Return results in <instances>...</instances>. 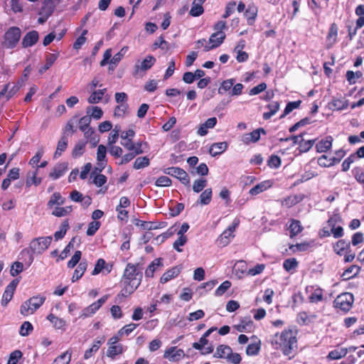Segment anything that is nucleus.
Masks as SVG:
<instances>
[{
	"instance_id": "obj_46",
	"label": "nucleus",
	"mask_w": 364,
	"mask_h": 364,
	"mask_svg": "<svg viewBox=\"0 0 364 364\" xmlns=\"http://www.w3.org/2000/svg\"><path fill=\"white\" fill-rule=\"evenodd\" d=\"M107 269V273H109L111 272V269H107L105 260L102 258H100L97 259L95 265V268L92 272V275H97L102 272L103 269Z\"/></svg>"
},
{
	"instance_id": "obj_5",
	"label": "nucleus",
	"mask_w": 364,
	"mask_h": 364,
	"mask_svg": "<svg viewBox=\"0 0 364 364\" xmlns=\"http://www.w3.org/2000/svg\"><path fill=\"white\" fill-rule=\"evenodd\" d=\"M240 225V220L235 218L232 224L228 226L217 238L216 242L219 247H224L230 244L231 240L235 236V231Z\"/></svg>"
},
{
	"instance_id": "obj_10",
	"label": "nucleus",
	"mask_w": 364,
	"mask_h": 364,
	"mask_svg": "<svg viewBox=\"0 0 364 364\" xmlns=\"http://www.w3.org/2000/svg\"><path fill=\"white\" fill-rule=\"evenodd\" d=\"M107 156V148L103 144H100L97 146V166L95 168V171L92 173L94 174L95 172L101 173L107 164V160L106 158Z\"/></svg>"
},
{
	"instance_id": "obj_41",
	"label": "nucleus",
	"mask_w": 364,
	"mask_h": 364,
	"mask_svg": "<svg viewBox=\"0 0 364 364\" xmlns=\"http://www.w3.org/2000/svg\"><path fill=\"white\" fill-rule=\"evenodd\" d=\"M347 353L348 349L345 348H338L329 352L327 358L329 360H338L345 357Z\"/></svg>"
},
{
	"instance_id": "obj_57",
	"label": "nucleus",
	"mask_w": 364,
	"mask_h": 364,
	"mask_svg": "<svg viewBox=\"0 0 364 364\" xmlns=\"http://www.w3.org/2000/svg\"><path fill=\"white\" fill-rule=\"evenodd\" d=\"M347 102L343 100H333L329 103V108L333 110H342L347 108Z\"/></svg>"
},
{
	"instance_id": "obj_48",
	"label": "nucleus",
	"mask_w": 364,
	"mask_h": 364,
	"mask_svg": "<svg viewBox=\"0 0 364 364\" xmlns=\"http://www.w3.org/2000/svg\"><path fill=\"white\" fill-rule=\"evenodd\" d=\"M37 174H38L37 170H36L32 173L31 176H30L29 173H28L27 178H26V185L27 187H30L32 185L38 186H39L41 183L42 178H38L37 177Z\"/></svg>"
},
{
	"instance_id": "obj_29",
	"label": "nucleus",
	"mask_w": 364,
	"mask_h": 364,
	"mask_svg": "<svg viewBox=\"0 0 364 364\" xmlns=\"http://www.w3.org/2000/svg\"><path fill=\"white\" fill-rule=\"evenodd\" d=\"M303 229L304 228L301 226V222L299 220L291 219L289 220L288 230L290 232L289 236L291 238H293L299 235L303 230Z\"/></svg>"
},
{
	"instance_id": "obj_61",
	"label": "nucleus",
	"mask_w": 364,
	"mask_h": 364,
	"mask_svg": "<svg viewBox=\"0 0 364 364\" xmlns=\"http://www.w3.org/2000/svg\"><path fill=\"white\" fill-rule=\"evenodd\" d=\"M231 282L228 280L224 281L215 290V295L220 296L223 295L230 287Z\"/></svg>"
},
{
	"instance_id": "obj_53",
	"label": "nucleus",
	"mask_w": 364,
	"mask_h": 364,
	"mask_svg": "<svg viewBox=\"0 0 364 364\" xmlns=\"http://www.w3.org/2000/svg\"><path fill=\"white\" fill-rule=\"evenodd\" d=\"M119 132L120 126L116 125L114 129H112V131L109 134L107 139V144L109 146L114 145L117 142L119 138Z\"/></svg>"
},
{
	"instance_id": "obj_35",
	"label": "nucleus",
	"mask_w": 364,
	"mask_h": 364,
	"mask_svg": "<svg viewBox=\"0 0 364 364\" xmlns=\"http://www.w3.org/2000/svg\"><path fill=\"white\" fill-rule=\"evenodd\" d=\"M60 2V0H44L42 12L47 16V17L52 15L56 5Z\"/></svg>"
},
{
	"instance_id": "obj_31",
	"label": "nucleus",
	"mask_w": 364,
	"mask_h": 364,
	"mask_svg": "<svg viewBox=\"0 0 364 364\" xmlns=\"http://www.w3.org/2000/svg\"><path fill=\"white\" fill-rule=\"evenodd\" d=\"M68 144V137L66 136V135H65V133H63V136L58 142L56 150L54 153L53 157L55 159L60 157L62 155V154L66 150Z\"/></svg>"
},
{
	"instance_id": "obj_4",
	"label": "nucleus",
	"mask_w": 364,
	"mask_h": 364,
	"mask_svg": "<svg viewBox=\"0 0 364 364\" xmlns=\"http://www.w3.org/2000/svg\"><path fill=\"white\" fill-rule=\"evenodd\" d=\"M46 297L36 295L25 301L20 307V313L24 316L34 314L45 302Z\"/></svg>"
},
{
	"instance_id": "obj_24",
	"label": "nucleus",
	"mask_w": 364,
	"mask_h": 364,
	"mask_svg": "<svg viewBox=\"0 0 364 364\" xmlns=\"http://www.w3.org/2000/svg\"><path fill=\"white\" fill-rule=\"evenodd\" d=\"M258 8L254 4H249L245 11V16L247 18L248 25H253L257 16Z\"/></svg>"
},
{
	"instance_id": "obj_40",
	"label": "nucleus",
	"mask_w": 364,
	"mask_h": 364,
	"mask_svg": "<svg viewBox=\"0 0 364 364\" xmlns=\"http://www.w3.org/2000/svg\"><path fill=\"white\" fill-rule=\"evenodd\" d=\"M338 36V26L335 23L331 25L328 35L326 36V41L328 46L333 45L337 39Z\"/></svg>"
},
{
	"instance_id": "obj_2",
	"label": "nucleus",
	"mask_w": 364,
	"mask_h": 364,
	"mask_svg": "<svg viewBox=\"0 0 364 364\" xmlns=\"http://www.w3.org/2000/svg\"><path fill=\"white\" fill-rule=\"evenodd\" d=\"M272 345L275 350H280L284 355L294 358L298 349L297 331L288 328L274 335Z\"/></svg>"
},
{
	"instance_id": "obj_17",
	"label": "nucleus",
	"mask_w": 364,
	"mask_h": 364,
	"mask_svg": "<svg viewBox=\"0 0 364 364\" xmlns=\"http://www.w3.org/2000/svg\"><path fill=\"white\" fill-rule=\"evenodd\" d=\"M316 318L317 316L314 314H309L306 311H301L297 314L296 322L301 326H308L314 323Z\"/></svg>"
},
{
	"instance_id": "obj_9",
	"label": "nucleus",
	"mask_w": 364,
	"mask_h": 364,
	"mask_svg": "<svg viewBox=\"0 0 364 364\" xmlns=\"http://www.w3.org/2000/svg\"><path fill=\"white\" fill-rule=\"evenodd\" d=\"M165 173L173 177L178 178L183 185L190 186V177L183 168L180 167H169L166 168Z\"/></svg>"
},
{
	"instance_id": "obj_33",
	"label": "nucleus",
	"mask_w": 364,
	"mask_h": 364,
	"mask_svg": "<svg viewBox=\"0 0 364 364\" xmlns=\"http://www.w3.org/2000/svg\"><path fill=\"white\" fill-rule=\"evenodd\" d=\"M47 319L53 323V327L58 330L65 331L66 328V321L59 318L56 316H55L53 314H50L47 316Z\"/></svg>"
},
{
	"instance_id": "obj_50",
	"label": "nucleus",
	"mask_w": 364,
	"mask_h": 364,
	"mask_svg": "<svg viewBox=\"0 0 364 364\" xmlns=\"http://www.w3.org/2000/svg\"><path fill=\"white\" fill-rule=\"evenodd\" d=\"M102 341L100 340L95 341L90 348L85 350L84 353V358L85 360L91 358L100 348Z\"/></svg>"
},
{
	"instance_id": "obj_14",
	"label": "nucleus",
	"mask_w": 364,
	"mask_h": 364,
	"mask_svg": "<svg viewBox=\"0 0 364 364\" xmlns=\"http://www.w3.org/2000/svg\"><path fill=\"white\" fill-rule=\"evenodd\" d=\"M305 198L304 194L298 193L287 196L281 201V205L287 208H290L301 203Z\"/></svg>"
},
{
	"instance_id": "obj_34",
	"label": "nucleus",
	"mask_w": 364,
	"mask_h": 364,
	"mask_svg": "<svg viewBox=\"0 0 364 364\" xmlns=\"http://www.w3.org/2000/svg\"><path fill=\"white\" fill-rule=\"evenodd\" d=\"M87 267V262L86 259H82L75 269L72 277V282H75L79 280L84 274Z\"/></svg>"
},
{
	"instance_id": "obj_3",
	"label": "nucleus",
	"mask_w": 364,
	"mask_h": 364,
	"mask_svg": "<svg viewBox=\"0 0 364 364\" xmlns=\"http://www.w3.org/2000/svg\"><path fill=\"white\" fill-rule=\"evenodd\" d=\"M52 241L51 236L39 237L32 240L28 248H24L21 252L22 257H28V262L31 264L34 259V254H42L50 246Z\"/></svg>"
},
{
	"instance_id": "obj_49",
	"label": "nucleus",
	"mask_w": 364,
	"mask_h": 364,
	"mask_svg": "<svg viewBox=\"0 0 364 364\" xmlns=\"http://www.w3.org/2000/svg\"><path fill=\"white\" fill-rule=\"evenodd\" d=\"M328 225L331 227V232H332L335 238H340L343 235V229L341 226L335 228V220L333 218H330L328 220Z\"/></svg>"
},
{
	"instance_id": "obj_26",
	"label": "nucleus",
	"mask_w": 364,
	"mask_h": 364,
	"mask_svg": "<svg viewBox=\"0 0 364 364\" xmlns=\"http://www.w3.org/2000/svg\"><path fill=\"white\" fill-rule=\"evenodd\" d=\"M156 58L152 55H147L140 65H135L136 73L139 71H146L150 69L155 63Z\"/></svg>"
},
{
	"instance_id": "obj_51",
	"label": "nucleus",
	"mask_w": 364,
	"mask_h": 364,
	"mask_svg": "<svg viewBox=\"0 0 364 364\" xmlns=\"http://www.w3.org/2000/svg\"><path fill=\"white\" fill-rule=\"evenodd\" d=\"M84 132L85 137L92 144L93 146H96L99 142V139L95 135V129L92 127L87 128Z\"/></svg>"
},
{
	"instance_id": "obj_59",
	"label": "nucleus",
	"mask_w": 364,
	"mask_h": 364,
	"mask_svg": "<svg viewBox=\"0 0 364 364\" xmlns=\"http://www.w3.org/2000/svg\"><path fill=\"white\" fill-rule=\"evenodd\" d=\"M352 173L356 181L362 185L364 190V172L360 167H355L352 170Z\"/></svg>"
},
{
	"instance_id": "obj_27",
	"label": "nucleus",
	"mask_w": 364,
	"mask_h": 364,
	"mask_svg": "<svg viewBox=\"0 0 364 364\" xmlns=\"http://www.w3.org/2000/svg\"><path fill=\"white\" fill-rule=\"evenodd\" d=\"M272 186V183L270 181H264L252 187L250 190L249 193L253 196H257L271 188Z\"/></svg>"
},
{
	"instance_id": "obj_42",
	"label": "nucleus",
	"mask_w": 364,
	"mask_h": 364,
	"mask_svg": "<svg viewBox=\"0 0 364 364\" xmlns=\"http://www.w3.org/2000/svg\"><path fill=\"white\" fill-rule=\"evenodd\" d=\"M87 142L84 141H79L74 146L72 151V156L77 159L82 156L85 152Z\"/></svg>"
},
{
	"instance_id": "obj_25",
	"label": "nucleus",
	"mask_w": 364,
	"mask_h": 364,
	"mask_svg": "<svg viewBox=\"0 0 364 364\" xmlns=\"http://www.w3.org/2000/svg\"><path fill=\"white\" fill-rule=\"evenodd\" d=\"M216 327H211L208 331H206L204 334L202 336V337L200 338L198 342H195L193 343L192 346L193 348L196 350H203L204 347L208 345V340L207 339V337L210 335L211 333L216 331Z\"/></svg>"
},
{
	"instance_id": "obj_15",
	"label": "nucleus",
	"mask_w": 364,
	"mask_h": 364,
	"mask_svg": "<svg viewBox=\"0 0 364 364\" xmlns=\"http://www.w3.org/2000/svg\"><path fill=\"white\" fill-rule=\"evenodd\" d=\"M261 134H266L267 132L264 128L256 129L250 133L245 134L242 141L246 144L256 143L260 139Z\"/></svg>"
},
{
	"instance_id": "obj_18",
	"label": "nucleus",
	"mask_w": 364,
	"mask_h": 364,
	"mask_svg": "<svg viewBox=\"0 0 364 364\" xmlns=\"http://www.w3.org/2000/svg\"><path fill=\"white\" fill-rule=\"evenodd\" d=\"M181 269L182 267L181 266H175L168 269L161 277L160 282L161 284H165L170 280L177 277L180 274Z\"/></svg>"
},
{
	"instance_id": "obj_56",
	"label": "nucleus",
	"mask_w": 364,
	"mask_h": 364,
	"mask_svg": "<svg viewBox=\"0 0 364 364\" xmlns=\"http://www.w3.org/2000/svg\"><path fill=\"white\" fill-rule=\"evenodd\" d=\"M333 142V137L327 136L324 139L320 140V153L326 152L331 149Z\"/></svg>"
},
{
	"instance_id": "obj_64",
	"label": "nucleus",
	"mask_w": 364,
	"mask_h": 364,
	"mask_svg": "<svg viewBox=\"0 0 364 364\" xmlns=\"http://www.w3.org/2000/svg\"><path fill=\"white\" fill-rule=\"evenodd\" d=\"M176 229L174 227H171L168 229V230L159 235H158L155 239L157 242H159L160 244L163 243L166 240H167L168 237L173 235V234L176 232Z\"/></svg>"
},
{
	"instance_id": "obj_52",
	"label": "nucleus",
	"mask_w": 364,
	"mask_h": 364,
	"mask_svg": "<svg viewBox=\"0 0 364 364\" xmlns=\"http://www.w3.org/2000/svg\"><path fill=\"white\" fill-rule=\"evenodd\" d=\"M346 77L350 85H354L359 78L363 77V73L360 71L353 72L352 70H348Z\"/></svg>"
},
{
	"instance_id": "obj_45",
	"label": "nucleus",
	"mask_w": 364,
	"mask_h": 364,
	"mask_svg": "<svg viewBox=\"0 0 364 364\" xmlns=\"http://www.w3.org/2000/svg\"><path fill=\"white\" fill-rule=\"evenodd\" d=\"M150 164V159L148 156H140L135 159L133 168L134 169H141L149 166Z\"/></svg>"
},
{
	"instance_id": "obj_20",
	"label": "nucleus",
	"mask_w": 364,
	"mask_h": 364,
	"mask_svg": "<svg viewBox=\"0 0 364 364\" xmlns=\"http://www.w3.org/2000/svg\"><path fill=\"white\" fill-rule=\"evenodd\" d=\"M68 164L66 162L57 164L53 171L49 173V177L53 180H56L63 176L68 171Z\"/></svg>"
},
{
	"instance_id": "obj_63",
	"label": "nucleus",
	"mask_w": 364,
	"mask_h": 364,
	"mask_svg": "<svg viewBox=\"0 0 364 364\" xmlns=\"http://www.w3.org/2000/svg\"><path fill=\"white\" fill-rule=\"evenodd\" d=\"M33 330V325L29 321H24L20 328L19 333L22 336H28Z\"/></svg>"
},
{
	"instance_id": "obj_8",
	"label": "nucleus",
	"mask_w": 364,
	"mask_h": 364,
	"mask_svg": "<svg viewBox=\"0 0 364 364\" xmlns=\"http://www.w3.org/2000/svg\"><path fill=\"white\" fill-rule=\"evenodd\" d=\"M109 295L106 294L82 309L80 318H85L93 316L107 301Z\"/></svg>"
},
{
	"instance_id": "obj_36",
	"label": "nucleus",
	"mask_w": 364,
	"mask_h": 364,
	"mask_svg": "<svg viewBox=\"0 0 364 364\" xmlns=\"http://www.w3.org/2000/svg\"><path fill=\"white\" fill-rule=\"evenodd\" d=\"M163 266L162 258L159 257L153 260L145 270V276L148 278H152L157 267Z\"/></svg>"
},
{
	"instance_id": "obj_60",
	"label": "nucleus",
	"mask_w": 364,
	"mask_h": 364,
	"mask_svg": "<svg viewBox=\"0 0 364 364\" xmlns=\"http://www.w3.org/2000/svg\"><path fill=\"white\" fill-rule=\"evenodd\" d=\"M203 11H204V9H203L202 4H198L193 1V4H192L191 9L189 11V14L191 16L196 17V16H199L201 14H203Z\"/></svg>"
},
{
	"instance_id": "obj_21",
	"label": "nucleus",
	"mask_w": 364,
	"mask_h": 364,
	"mask_svg": "<svg viewBox=\"0 0 364 364\" xmlns=\"http://www.w3.org/2000/svg\"><path fill=\"white\" fill-rule=\"evenodd\" d=\"M217 118L213 117L208 118L204 123L200 124L197 134L199 136H205L208 132V129H213L217 124Z\"/></svg>"
},
{
	"instance_id": "obj_13",
	"label": "nucleus",
	"mask_w": 364,
	"mask_h": 364,
	"mask_svg": "<svg viewBox=\"0 0 364 364\" xmlns=\"http://www.w3.org/2000/svg\"><path fill=\"white\" fill-rule=\"evenodd\" d=\"M18 284V280L14 279L6 286L1 299V305L3 306H6L8 303L12 299Z\"/></svg>"
},
{
	"instance_id": "obj_39",
	"label": "nucleus",
	"mask_w": 364,
	"mask_h": 364,
	"mask_svg": "<svg viewBox=\"0 0 364 364\" xmlns=\"http://www.w3.org/2000/svg\"><path fill=\"white\" fill-rule=\"evenodd\" d=\"M106 92L107 88L94 90L89 96L87 102L90 104H96L100 102L102 100L103 96Z\"/></svg>"
},
{
	"instance_id": "obj_55",
	"label": "nucleus",
	"mask_w": 364,
	"mask_h": 364,
	"mask_svg": "<svg viewBox=\"0 0 364 364\" xmlns=\"http://www.w3.org/2000/svg\"><path fill=\"white\" fill-rule=\"evenodd\" d=\"M301 100L294 101V102H289L287 103L283 113L279 117V119H282L285 117L287 114H289L290 112H291L294 109H297L299 107L301 104Z\"/></svg>"
},
{
	"instance_id": "obj_37",
	"label": "nucleus",
	"mask_w": 364,
	"mask_h": 364,
	"mask_svg": "<svg viewBox=\"0 0 364 364\" xmlns=\"http://www.w3.org/2000/svg\"><path fill=\"white\" fill-rule=\"evenodd\" d=\"M65 198L61 196L60 193L55 192L53 193L49 200L48 201L47 206L49 208H52L55 205H62L65 203Z\"/></svg>"
},
{
	"instance_id": "obj_22",
	"label": "nucleus",
	"mask_w": 364,
	"mask_h": 364,
	"mask_svg": "<svg viewBox=\"0 0 364 364\" xmlns=\"http://www.w3.org/2000/svg\"><path fill=\"white\" fill-rule=\"evenodd\" d=\"M225 28H227L226 22L223 21H218L213 26L215 32L212 33V38H216L220 36V41L218 42L223 43L226 37L225 33L223 31Z\"/></svg>"
},
{
	"instance_id": "obj_47",
	"label": "nucleus",
	"mask_w": 364,
	"mask_h": 364,
	"mask_svg": "<svg viewBox=\"0 0 364 364\" xmlns=\"http://www.w3.org/2000/svg\"><path fill=\"white\" fill-rule=\"evenodd\" d=\"M360 271V267L356 265H351L342 274L341 277L343 280L349 279L356 276Z\"/></svg>"
},
{
	"instance_id": "obj_19",
	"label": "nucleus",
	"mask_w": 364,
	"mask_h": 364,
	"mask_svg": "<svg viewBox=\"0 0 364 364\" xmlns=\"http://www.w3.org/2000/svg\"><path fill=\"white\" fill-rule=\"evenodd\" d=\"M261 349V341L257 336L252 337V342L246 348V354L249 356L257 355Z\"/></svg>"
},
{
	"instance_id": "obj_58",
	"label": "nucleus",
	"mask_w": 364,
	"mask_h": 364,
	"mask_svg": "<svg viewBox=\"0 0 364 364\" xmlns=\"http://www.w3.org/2000/svg\"><path fill=\"white\" fill-rule=\"evenodd\" d=\"M350 243L349 242L345 240H340L334 245V251L338 255H342V252L346 249H348L350 247Z\"/></svg>"
},
{
	"instance_id": "obj_23",
	"label": "nucleus",
	"mask_w": 364,
	"mask_h": 364,
	"mask_svg": "<svg viewBox=\"0 0 364 364\" xmlns=\"http://www.w3.org/2000/svg\"><path fill=\"white\" fill-rule=\"evenodd\" d=\"M346 155V151L341 149L335 151V156H331L328 162L320 163V166L330 167L341 161Z\"/></svg>"
},
{
	"instance_id": "obj_30",
	"label": "nucleus",
	"mask_w": 364,
	"mask_h": 364,
	"mask_svg": "<svg viewBox=\"0 0 364 364\" xmlns=\"http://www.w3.org/2000/svg\"><path fill=\"white\" fill-rule=\"evenodd\" d=\"M266 107L269 109V111L264 112L262 117L264 120H268L279 111L280 107V102L278 101H273L269 103Z\"/></svg>"
},
{
	"instance_id": "obj_44",
	"label": "nucleus",
	"mask_w": 364,
	"mask_h": 364,
	"mask_svg": "<svg viewBox=\"0 0 364 364\" xmlns=\"http://www.w3.org/2000/svg\"><path fill=\"white\" fill-rule=\"evenodd\" d=\"M73 211V206L68 205L65 207H55L52 211V215L55 217H64Z\"/></svg>"
},
{
	"instance_id": "obj_28",
	"label": "nucleus",
	"mask_w": 364,
	"mask_h": 364,
	"mask_svg": "<svg viewBox=\"0 0 364 364\" xmlns=\"http://www.w3.org/2000/svg\"><path fill=\"white\" fill-rule=\"evenodd\" d=\"M228 146V144L226 141L214 143L210 146L209 153L212 156H216L223 154Z\"/></svg>"
},
{
	"instance_id": "obj_11",
	"label": "nucleus",
	"mask_w": 364,
	"mask_h": 364,
	"mask_svg": "<svg viewBox=\"0 0 364 364\" xmlns=\"http://www.w3.org/2000/svg\"><path fill=\"white\" fill-rule=\"evenodd\" d=\"M119 340L118 336H113L109 340L108 343L109 346L107 351V355L112 359H114L116 355L122 354L124 351L123 346L122 344H117Z\"/></svg>"
},
{
	"instance_id": "obj_32",
	"label": "nucleus",
	"mask_w": 364,
	"mask_h": 364,
	"mask_svg": "<svg viewBox=\"0 0 364 364\" xmlns=\"http://www.w3.org/2000/svg\"><path fill=\"white\" fill-rule=\"evenodd\" d=\"M232 348L225 344L219 345L215 350V352L214 353L213 357L217 358H221V359H226L228 358V355L231 353Z\"/></svg>"
},
{
	"instance_id": "obj_7",
	"label": "nucleus",
	"mask_w": 364,
	"mask_h": 364,
	"mask_svg": "<svg viewBox=\"0 0 364 364\" xmlns=\"http://www.w3.org/2000/svg\"><path fill=\"white\" fill-rule=\"evenodd\" d=\"M21 36V29L16 26L9 28L4 34V46L6 48H14L18 44Z\"/></svg>"
},
{
	"instance_id": "obj_6",
	"label": "nucleus",
	"mask_w": 364,
	"mask_h": 364,
	"mask_svg": "<svg viewBox=\"0 0 364 364\" xmlns=\"http://www.w3.org/2000/svg\"><path fill=\"white\" fill-rule=\"evenodd\" d=\"M354 302V296L351 293L345 292L339 294L333 301V306L344 313L350 310Z\"/></svg>"
},
{
	"instance_id": "obj_16",
	"label": "nucleus",
	"mask_w": 364,
	"mask_h": 364,
	"mask_svg": "<svg viewBox=\"0 0 364 364\" xmlns=\"http://www.w3.org/2000/svg\"><path fill=\"white\" fill-rule=\"evenodd\" d=\"M39 39L37 31L33 30L28 32L23 38L21 45L23 48H28L34 46Z\"/></svg>"
},
{
	"instance_id": "obj_12",
	"label": "nucleus",
	"mask_w": 364,
	"mask_h": 364,
	"mask_svg": "<svg viewBox=\"0 0 364 364\" xmlns=\"http://www.w3.org/2000/svg\"><path fill=\"white\" fill-rule=\"evenodd\" d=\"M185 356L183 349L178 348L177 346H172L165 350L164 358L168 359L170 362H178Z\"/></svg>"
},
{
	"instance_id": "obj_62",
	"label": "nucleus",
	"mask_w": 364,
	"mask_h": 364,
	"mask_svg": "<svg viewBox=\"0 0 364 364\" xmlns=\"http://www.w3.org/2000/svg\"><path fill=\"white\" fill-rule=\"evenodd\" d=\"M139 324L130 323L127 325H125L123 326L121 329L118 331V335L119 336H122L124 335L128 336L129 335L137 326Z\"/></svg>"
},
{
	"instance_id": "obj_38",
	"label": "nucleus",
	"mask_w": 364,
	"mask_h": 364,
	"mask_svg": "<svg viewBox=\"0 0 364 364\" xmlns=\"http://www.w3.org/2000/svg\"><path fill=\"white\" fill-rule=\"evenodd\" d=\"M58 58V53H48L46 55V63L43 66L39 68V73L41 74L44 73L46 70H48L53 64L55 62V60Z\"/></svg>"
},
{
	"instance_id": "obj_43",
	"label": "nucleus",
	"mask_w": 364,
	"mask_h": 364,
	"mask_svg": "<svg viewBox=\"0 0 364 364\" xmlns=\"http://www.w3.org/2000/svg\"><path fill=\"white\" fill-rule=\"evenodd\" d=\"M213 191L211 188L204 190L199 196L198 203L200 205H208L212 199Z\"/></svg>"
},
{
	"instance_id": "obj_54",
	"label": "nucleus",
	"mask_w": 364,
	"mask_h": 364,
	"mask_svg": "<svg viewBox=\"0 0 364 364\" xmlns=\"http://www.w3.org/2000/svg\"><path fill=\"white\" fill-rule=\"evenodd\" d=\"M69 228L70 226L68 220H64L60 225V230L56 231L54 234L55 240H61L62 238H63Z\"/></svg>"
},
{
	"instance_id": "obj_1",
	"label": "nucleus",
	"mask_w": 364,
	"mask_h": 364,
	"mask_svg": "<svg viewBox=\"0 0 364 364\" xmlns=\"http://www.w3.org/2000/svg\"><path fill=\"white\" fill-rule=\"evenodd\" d=\"M143 278L142 269L139 263H128L120 279L121 290L115 298L116 302L121 303L129 297L140 286Z\"/></svg>"
}]
</instances>
